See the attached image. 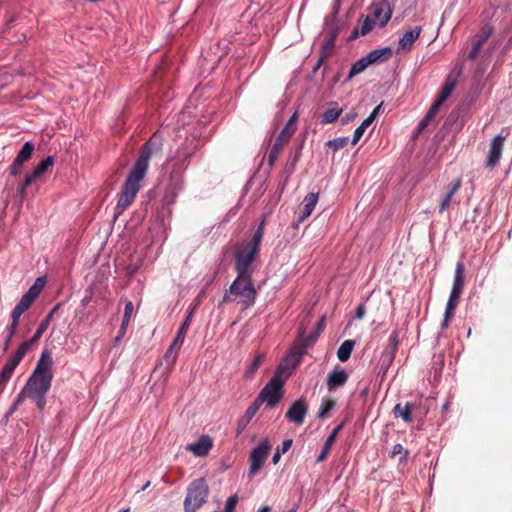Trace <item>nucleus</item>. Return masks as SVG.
Listing matches in <instances>:
<instances>
[{
	"label": "nucleus",
	"instance_id": "nucleus-1",
	"mask_svg": "<svg viewBox=\"0 0 512 512\" xmlns=\"http://www.w3.org/2000/svg\"><path fill=\"white\" fill-rule=\"evenodd\" d=\"M263 234L264 222H261L252 238L237 248L235 255L237 277L225 291L219 306L224 303H236L241 310H246L255 304L257 291L252 282L253 261L258 255Z\"/></svg>",
	"mask_w": 512,
	"mask_h": 512
},
{
	"label": "nucleus",
	"instance_id": "nucleus-2",
	"mask_svg": "<svg viewBox=\"0 0 512 512\" xmlns=\"http://www.w3.org/2000/svg\"><path fill=\"white\" fill-rule=\"evenodd\" d=\"M155 135L145 143L141 154L133 165L131 172L128 174L124 184L118 194V201L115 207V217L121 215L135 200L141 189V183L144 180L149 168L150 158L153 153L152 145Z\"/></svg>",
	"mask_w": 512,
	"mask_h": 512
},
{
	"label": "nucleus",
	"instance_id": "nucleus-3",
	"mask_svg": "<svg viewBox=\"0 0 512 512\" xmlns=\"http://www.w3.org/2000/svg\"><path fill=\"white\" fill-rule=\"evenodd\" d=\"M53 360L48 350H44L28 378L24 388L18 395V402L24 397L33 400L39 409L45 405V396L51 388L53 372Z\"/></svg>",
	"mask_w": 512,
	"mask_h": 512
},
{
	"label": "nucleus",
	"instance_id": "nucleus-4",
	"mask_svg": "<svg viewBox=\"0 0 512 512\" xmlns=\"http://www.w3.org/2000/svg\"><path fill=\"white\" fill-rule=\"evenodd\" d=\"M287 367L293 369L291 364H287L285 360L277 367L273 377L262 388L257 398L254 400L259 406L265 403L267 407L273 408L280 401L284 385V380L281 379V375Z\"/></svg>",
	"mask_w": 512,
	"mask_h": 512
},
{
	"label": "nucleus",
	"instance_id": "nucleus-5",
	"mask_svg": "<svg viewBox=\"0 0 512 512\" xmlns=\"http://www.w3.org/2000/svg\"><path fill=\"white\" fill-rule=\"evenodd\" d=\"M209 494V488L203 478L192 481L187 489L184 499V512H195L206 502Z\"/></svg>",
	"mask_w": 512,
	"mask_h": 512
},
{
	"label": "nucleus",
	"instance_id": "nucleus-6",
	"mask_svg": "<svg viewBox=\"0 0 512 512\" xmlns=\"http://www.w3.org/2000/svg\"><path fill=\"white\" fill-rule=\"evenodd\" d=\"M187 159L185 153L177 152V155L168 159L166 167L171 169L169 176V187L173 194L180 192L184 187L183 171L184 162Z\"/></svg>",
	"mask_w": 512,
	"mask_h": 512
},
{
	"label": "nucleus",
	"instance_id": "nucleus-7",
	"mask_svg": "<svg viewBox=\"0 0 512 512\" xmlns=\"http://www.w3.org/2000/svg\"><path fill=\"white\" fill-rule=\"evenodd\" d=\"M325 326V317H322L316 326V333L313 336H310L307 338L303 345L298 347H293L290 351V353L285 358V361L287 364H291L292 368H295L297 365L300 364L304 354L306 353V349L314 343L316 338L318 337L319 333L324 329Z\"/></svg>",
	"mask_w": 512,
	"mask_h": 512
},
{
	"label": "nucleus",
	"instance_id": "nucleus-8",
	"mask_svg": "<svg viewBox=\"0 0 512 512\" xmlns=\"http://www.w3.org/2000/svg\"><path fill=\"white\" fill-rule=\"evenodd\" d=\"M271 450V443L269 439L265 438L253 448L249 456L250 468L249 476L253 477L262 468Z\"/></svg>",
	"mask_w": 512,
	"mask_h": 512
},
{
	"label": "nucleus",
	"instance_id": "nucleus-9",
	"mask_svg": "<svg viewBox=\"0 0 512 512\" xmlns=\"http://www.w3.org/2000/svg\"><path fill=\"white\" fill-rule=\"evenodd\" d=\"M28 351L27 344H20L15 353L8 358L0 372V385L8 382L12 377L15 368L19 365Z\"/></svg>",
	"mask_w": 512,
	"mask_h": 512
},
{
	"label": "nucleus",
	"instance_id": "nucleus-10",
	"mask_svg": "<svg viewBox=\"0 0 512 512\" xmlns=\"http://www.w3.org/2000/svg\"><path fill=\"white\" fill-rule=\"evenodd\" d=\"M369 17L377 24L378 27L383 28L391 19L392 9L386 0L374 2L369 7Z\"/></svg>",
	"mask_w": 512,
	"mask_h": 512
},
{
	"label": "nucleus",
	"instance_id": "nucleus-11",
	"mask_svg": "<svg viewBox=\"0 0 512 512\" xmlns=\"http://www.w3.org/2000/svg\"><path fill=\"white\" fill-rule=\"evenodd\" d=\"M507 136L508 133H506L505 135L500 133L491 140L486 159V166L488 168L492 169L499 163L502 156L504 141L507 138Z\"/></svg>",
	"mask_w": 512,
	"mask_h": 512
},
{
	"label": "nucleus",
	"instance_id": "nucleus-12",
	"mask_svg": "<svg viewBox=\"0 0 512 512\" xmlns=\"http://www.w3.org/2000/svg\"><path fill=\"white\" fill-rule=\"evenodd\" d=\"M307 412H308V404L304 398H300V399L296 400L294 403H292V405L286 412L285 417L290 422H292L296 425H301V424H303V422L305 420Z\"/></svg>",
	"mask_w": 512,
	"mask_h": 512
},
{
	"label": "nucleus",
	"instance_id": "nucleus-13",
	"mask_svg": "<svg viewBox=\"0 0 512 512\" xmlns=\"http://www.w3.org/2000/svg\"><path fill=\"white\" fill-rule=\"evenodd\" d=\"M399 346V331L394 330L388 339V346L385 349L383 356H382V364H381V370L383 373H386L388 370V367L393 362L395 358L396 351Z\"/></svg>",
	"mask_w": 512,
	"mask_h": 512
},
{
	"label": "nucleus",
	"instance_id": "nucleus-14",
	"mask_svg": "<svg viewBox=\"0 0 512 512\" xmlns=\"http://www.w3.org/2000/svg\"><path fill=\"white\" fill-rule=\"evenodd\" d=\"M205 296V291H201L198 296L195 299V302L191 305L186 318L184 322L182 323L176 337H175V344H179L180 342H184V339L186 337L187 331L189 329L190 323L192 321L193 314L195 310L198 308L200 302L202 301L203 297Z\"/></svg>",
	"mask_w": 512,
	"mask_h": 512
},
{
	"label": "nucleus",
	"instance_id": "nucleus-15",
	"mask_svg": "<svg viewBox=\"0 0 512 512\" xmlns=\"http://www.w3.org/2000/svg\"><path fill=\"white\" fill-rule=\"evenodd\" d=\"M348 377V373L344 368L336 366L328 373L326 383L328 390L333 391L344 386L348 380Z\"/></svg>",
	"mask_w": 512,
	"mask_h": 512
},
{
	"label": "nucleus",
	"instance_id": "nucleus-16",
	"mask_svg": "<svg viewBox=\"0 0 512 512\" xmlns=\"http://www.w3.org/2000/svg\"><path fill=\"white\" fill-rule=\"evenodd\" d=\"M213 446L212 438L209 435H202L195 443L188 444L186 450L197 457L206 456Z\"/></svg>",
	"mask_w": 512,
	"mask_h": 512
},
{
	"label": "nucleus",
	"instance_id": "nucleus-17",
	"mask_svg": "<svg viewBox=\"0 0 512 512\" xmlns=\"http://www.w3.org/2000/svg\"><path fill=\"white\" fill-rule=\"evenodd\" d=\"M422 28L415 26L407 30L398 41V52L410 51L415 41L419 38Z\"/></svg>",
	"mask_w": 512,
	"mask_h": 512
},
{
	"label": "nucleus",
	"instance_id": "nucleus-18",
	"mask_svg": "<svg viewBox=\"0 0 512 512\" xmlns=\"http://www.w3.org/2000/svg\"><path fill=\"white\" fill-rule=\"evenodd\" d=\"M60 304H57L50 312L49 314L46 316V318L40 323V325L38 326L35 334L33 335V337L27 341H24L22 344H27V349L30 350L31 347L42 337L43 333L48 329L51 321H52V318L54 316V314L56 313V311L58 310Z\"/></svg>",
	"mask_w": 512,
	"mask_h": 512
},
{
	"label": "nucleus",
	"instance_id": "nucleus-19",
	"mask_svg": "<svg viewBox=\"0 0 512 512\" xmlns=\"http://www.w3.org/2000/svg\"><path fill=\"white\" fill-rule=\"evenodd\" d=\"M381 107H382V103L379 104L378 106H376L374 108V110L371 112V114L366 119H364L362 121L360 126H358L355 129L354 135H353V138H352V141H351L352 145H356L359 142V140L363 136L365 130L373 123V121L377 117Z\"/></svg>",
	"mask_w": 512,
	"mask_h": 512
},
{
	"label": "nucleus",
	"instance_id": "nucleus-20",
	"mask_svg": "<svg viewBox=\"0 0 512 512\" xmlns=\"http://www.w3.org/2000/svg\"><path fill=\"white\" fill-rule=\"evenodd\" d=\"M318 198H319L318 193H313V192L308 193L304 197L303 202H302V210L299 214V221H301V222L304 221L306 218H308L312 214V212L318 202Z\"/></svg>",
	"mask_w": 512,
	"mask_h": 512
},
{
	"label": "nucleus",
	"instance_id": "nucleus-21",
	"mask_svg": "<svg viewBox=\"0 0 512 512\" xmlns=\"http://www.w3.org/2000/svg\"><path fill=\"white\" fill-rule=\"evenodd\" d=\"M343 427H344V422L340 423L339 425H337L332 430V432L327 437V439H326V441H325V443H324V445L322 447L321 453L317 457V462H322V461H324L326 459L328 453L330 452V449H331L333 443L335 442V439H336L337 435L343 429Z\"/></svg>",
	"mask_w": 512,
	"mask_h": 512
},
{
	"label": "nucleus",
	"instance_id": "nucleus-22",
	"mask_svg": "<svg viewBox=\"0 0 512 512\" xmlns=\"http://www.w3.org/2000/svg\"><path fill=\"white\" fill-rule=\"evenodd\" d=\"M493 29L491 27H487L484 29L479 38L474 42L470 52L467 55V58L473 60L479 54L481 47L488 40V38L492 35Z\"/></svg>",
	"mask_w": 512,
	"mask_h": 512
},
{
	"label": "nucleus",
	"instance_id": "nucleus-23",
	"mask_svg": "<svg viewBox=\"0 0 512 512\" xmlns=\"http://www.w3.org/2000/svg\"><path fill=\"white\" fill-rule=\"evenodd\" d=\"M392 51L389 47H385L382 49H375L370 51L367 55H365L368 63L371 65L377 62H384L388 58H390Z\"/></svg>",
	"mask_w": 512,
	"mask_h": 512
},
{
	"label": "nucleus",
	"instance_id": "nucleus-24",
	"mask_svg": "<svg viewBox=\"0 0 512 512\" xmlns=\"http://www.w3.org/2000/svg\"><path fill=\"white\" fill-rule=\"evenodd\" d=\"M461 187V180L455 179L449 188V191L447 194L442 198L440 206H439V212L443 213L451 204L452 198L454 194L460 189Z\"/></svg>",
	"mask_w": 512,
	"mask_h": 512
},
{
	"label": "nucleus",
	"instance_id": "nucleus-25",
	"mask_svg": "<svg viewBox=\"0 0 512 512\" xmlns=\"http://www.w3.org/2000/svg\"><path fill=\"white\" fill-rule=\"evenodd\" d=\"M455 86H456L455 79H453L451 77L447 78L444 86L442 87V89L434 103H436L438 106L441 107V105L450 97L453 90L455 89Z\"/></svg>",
	"mask_w": 512,
	"mask_h": 512
},
{
	"label": "nucleus",
	"instance_id": "nucleus-26",
	"mask_svg": "<svg viewBox=\"0 0 512 512\" xmlns=\"http://www.w3.org/2000/svg\"><path fill=\"white\" fill-rule=\"evenodd\" d=\"M413 405L410 403L402 406L401 404H396L393 410L395 417L402 418L406 423H411L413 418L411 416Z\"/></svg>",
	"mask_w": 512,
	"mask_h": 512
},
{
	"label": "nucleus",
	"instance_id": "nucleus-27",
	"mask_svg": "<svg viewBox=\"0 0 512 512\" xmlns=\"http://www.w3.org/2000/svg\"><path fill=\"white\" fill-rule=\"evenodd\" d=\"M331 105L334 107L327 109L321 116L322 124H330L335 122L342 114V109L337 108V103L332 102Z\"/></svg>",
	"mask_w": 512,
	"mask_h": 512
},
{
	"label": "nucleus",
	"instance_id": "nucleus-28",
	"mask_svg": "<svg viewBox=\"0 0 512 512\" xmlns=\"http://www.w3.org/2000/svg\"><path fill=\"white\" fill-rule=\"evenodd\" d=\"M464 265L462 262L456 264L452 290L462 292L464 287Z\"/></svg>",
	"mask_w": 512,
	"mask_h": 512
},
{
	"label": "nucleus",
	"instance_id": "nucleus-29",
	"mask_svg": "<svg viewBox=\"0 0 512 512\" xmlns=\"http://www.w3.org/2000/svg\"><path fill=\"white\" fill-rule=\"evenodd\" d=\"M355 342L353 340H345L337 350V357L341 362H346L352 353Z\"/></svg>",
	"mask_w": 512,
	"mask_h": 512
},
{
	"label": "nucleus",
	"instance_id": "nucleus-30",
	"mask_svg": "<svg viewBox=\"0 0 512 512\" xmlns=\"http://www.w3.org/2000/svg\"><path fill=\"white\" fill-rule=\"evenodd\" d=\"M260 406L254 401L245 411V414L238 422L239 429H244L247 424L252 420Z\"/></svg>",
	"mask_w": 512,
	"mask_h": 512
},
{
	"label": "nucleus",
	"instance_id": "nucleus-31",
	"mask_svg": "<svg viewBox=\"0 0 512 512\" xmlns=\"http://www.w3.org/2000/svg\"><path fill=\"white\" fill-rule=\"evenodd\" d=\"M439 108L440 106H438L436 103L432 104L425 117L419 122L417 126V134L421 133L428 126L429 122L437 114Z\"/></svg>",
	"mask_w": 512,
	"mask_h": 512
},
{
	"label": "nucleus",
	"instance_id": "nucleus-32",
	"mask_svg": "<svg viewBox=\"0 0 512 512\" xmlns=\"http://www.w3.org/2000/svg\"><path fill=\"white\" fill-rule=\"evenodd\" d=\"M370 64L368 63L365 56L358 59L355 63H353L349 73L348 79H352L356 75L362 73Z\"/></svg>",
	"mask_w": 512,
	"mask_h": 512
},
{
	"label": "nucleus",
	"instance_id": "nucleus-33",
	"mask_svg": "<svg viewBox=\"0 0 512 512\" xmlns=\"http://www.w3.org/2000/svg\"><path fill=\"white\" fill-rule=\"evenodd\" d=\"M33 151L34 144L32 142L27 141L24 143L15 159H17L18 162L24 163L31 158Z\"/></svg>",
	"mask_w": 512,
	"mask_h": 512
},
{
	"label": "nucleus",
	"instance_id": "nucleus-34",
	"mask_svg": "<svg viewBox=\"0 0 512 512\" xmlns=\"http://www.w3.org/2000/svg\"><path fill=\"white\" fill-rule=\"evenodd\" d=\"M264 359H265V354L264 353L256 354V356L254 357L252 363L249 365V367L245 371L244 376L246 378L252 377V375L257 371L259 366L263 363Z\"/></svg>",
	"mask_w": 512,
	"mask_h": 512
},
{
	"label": "nucleus",
	"instance_id": "nucleus-35",
	"mask_svg": "<svg viewBox=\"0 0 512 512\" xmlns=\"http://www.w3.org/2000/svg\"><path fill=\"white\" fill-rule=\"evenodd\" d=\"M334 407H335L334 401L327 399V398H323L321 401L320 407L318 409V412H317V417L318 418L326 417L328 415V413L334 409Z\"/></svg>",
	"mask_w": 512,
	"mask_h": 512
},
{
	"label": "nucleus",
	"instance_id": "nucleus-36",
	"mask_svg": "<svg viewBox=\"0 0 512 512\" xmlns=\"http://www.w3.org/2000/svg\"><path fill=\"white\" fill-rule=\"evenodd\" d=\"M292 133L288 131L287 128H283L277 138L275 139L272 146L279 148L282 150L283 146L289 142L292 137Z\"/></svg>",
	"mask_w": 512,
	"mask_h": 512
},
{
	"label": "nucleus",
	"instance_id": "nucleus-37",
	"mask_svg": "<svg viewBox=\"0 0 512 512\" xmlns=\"http://www.w3.org/2000/svg\"><path fill=\"white\" fill-rule=\"evenodd\" d=\"M183 342H180L179 344H175V340L170 345L169 349L167 350L166 354L164 355V360L170 364L174 363L177 358V353L180 350Z\"/></svg>",
	"mask_w": 512,
	"mask_h": 512
},
{
	"label": "nucleus",
	"instance_id": "nucleus-38",
	"mask_svg": "<svg viewBox=\"0 0 512 512\" xmlns=\"http://www.w3.org/2000/svg\"><path fill=\"white\" fill-rule=\"evenodd\" d=\"M397 455H400L399 464H404L408 459L409 451L404 449L401 444H395L391 450V457H395Z\"/></svg>",
	"mask_w": 512,
	"mask_h": 512
},
{
	"label": "nucleus",
	"instance_id": "nucleus-39",
	"mask_svg": "<svg viewBox=\"0 0 512 512\" xmlns=\"http://www.w3.org/2000/svg\"><path fill=\"white\" fill-rule=\"evenodd\" d=\"M462 292L451 290L448 302L446 304L445 311H448V313H454V310L456 308L457 302L460 298Z\"/></svg>",
	"mask_w": 512,
	"mask_h": 512
},
{
	"label": "nucleus",
	"instance_id": "nucleus-40",
	"mask_svg": "<svg viewBox=\"0 0 512 512\" xmlns=\"http://www.w3.org/2000/svg\"><path fill=\"white\" fill-rule=\"evenodd\" d=\"M349 143L348 137H337L332 140H329L326 145L333 150L337 151L344 148Z\"/></svg>",
	"mask_w": 512,
	"mask_h": 512
},
{
	"label": "nucleus",
	"instance_id": "nucleus-41",
	"mask_svg": "<svg viewBox=\"0 0 512 512\" xmlns=\"http://www.w3.org/2000/svg\"><path fill=\"white\" fill-rule=\"evenodd\" d=\"M377 24L368 15L364 18L362 24L359 27L361 35L369 33Z\"/></svg>",
	"mask_w": 512,
	"mask_h": 512
},
{
	"label": "nucleus",
	"instance_id": "nucleus-42",
	"mask_svg": "<svg viewBox=\"0 0 512 512\" xmlns=\"http://www.w3.org/2000/svg\"><path fill=\"white\" fill-rule=\"evenodd\" d=\"M54 164V158L52 156H48L45 159H43L36 167L35 169L42 175L44 174L49 167H51Z\"/></svg>",
	"mask_w": 512,
	"mask_h": 512
},
{
	"label": "nucleus",
	"instance_id": "nucleus-43",
	"mask_svg": "<svg viewBox=\"0 0 512 512\" xmlns=\"http://www.w3.org/2000/svg\"><path fill=\"white\" fill-rule=\"evenodd\" d=\"M133 312H134L133 303L131 301H126L122 321H126V323H129Z\"/></svg>",
	"mask_w": 512,
	"mask_h": 512
},
{
	"label": "nucleus",
	"instance_id": "nucleus-44",
	"mask_svg": "<svg viewBox=\"0 0 512 512\" xmlns=\"http://www.w3.org/2000/svg\"><path fill=\"white\" fill-rule=\"evenodd\" d=\"M32 303H33V301L24 294L21 297L20 301L17 303L16 307L19 310H22L23 312H25L31 306Z\"/></svg>",
	"mask_w": 512,
	"mask_h": 512
},
{
	"label": "nucleus",
	"instance_id": "nucleus-45",
	"mask_svg": "<svg viewBox=\"0 0 512 512\" xmlns=\"http://www.w3.org/2000/svg\"><path fill=\"white\" fill-rule=\"evenodd\" d=\"M297 120H298V115H297V112H295V113H293V115L290 117V119L288 120V122L285 124V126L283 128H287L289 132L294 134V132L296 131Z\"/></svg>",
	"mask_w": 512,
	"mask_h": 512
},
{
	"label": "nucleus",
	"instance_id": "nucleus-46",
	"mask_svg": "<svg viewBox=\"0 0 512 512\" xmlns=\"http://www.w3.org/2000/svg\"><path fill=\"white\" fill-rule=\"evenodd\" d=\"M281 152V149L276 148L274 146L271 147L269 154H268V164L272 166L275 161L277 160L279 154Z\"/></svg>",
	"mask_w": 512,
	"mask_h": 512
},
{
	"label": "nucleus",
	"instance_id": "nucleus-47",
	"mask_svg": "<svg viewBox=\"0 0 512 512\" xmlns=\"http://www.w3.org/2000/svg\"><path fill=\"white\" fill-rule=\"evenodd\" d=\"M128 325H129V323H126V321H122L120 329L118 331V335L114 339L115 345H117V344H119L121 342L122 338L126 334Z\"/></svg>",
	"mask_w": 512,
	"mask_h": 512
},
{
	"label": "nucleus",
	"instance_id": "nucleus-48",
	"mask_svg": "<svg viewBox=\"0 0 512 512\" xmlns=\"http://www.w3.org/2000/svg\"><path fill=\"white\" fill-rule=\"evenodd\" d=\"M41 174L34 168L33 171L26 175L24 186H30Z\"/></svg>",
	"mask_w": 512,
	"mask_h": 512
},
{
	"label": "nucleus",
	"instance_id": "nucleus-49",
	"mask_svg": "<svg viewBox=\"0 0 512 512\" xmlns=\"http://www.w3.org/2000/svg\"><path fill=\"white\" fill-rule=\"evenodd\" d=\"M22 162H18L17 159H14L13 163L10 166V174L13 176H17L22 171Z\"/></svg>",
	"mask_w": 512,
	"mask_h": 512
},
{
	"label": "nucleus",
	"instance_id": "nucleus-50",
	"mask_svg": "<svg viewBox=\"0 0 512 512\" xmlns=\"http://www.w3.org/2000/svg\"><path fill=\"white\" fill-rule=\"evenodd\" d=\"M40 293H41L40 290H37L36 287L31 286L28 289V291L25 293V295L34 302L35 299L39 296Z\"/></svg>",
	"mask_w": 512,
	"mask_h": 512
},
{
	"label": "nucleus",
	"instance_id": "nucleus-51",
	"mask_svg": "<svg viewBox=\"0 0 512 512\" xmlns=\"http://www.w3.org/2000/svg\"><path fill=\"white\" fill-rule=\"evenodd\" d=\"M24 312L22 310H19L16 306L13 308L12 312H11V321L14 322V323H19V319L21 317V315L23 314Z\"/></svg>",
	"mask_w": 512,
	"mask_h": 512
},
{
	"label": "nucleus",
	"instance_id": "nucleus-52",
	"mask_svg": "<svg viewBox=\"0 0 512 512\" xmlns=\"http://www.w3.org/2000/svg\"><path fill=\"white\" fill-rule=\"evenodd\" d=\"M293 440L292 439H285L281 445L280 452L281 454L286 453L292 446Z\"/></svg>",
	"mask_w": 512,
	"mask_h": 512
},
{
	"label": "nucleus",
	"instance_id": "nucleus-53",
	"mask_svg": "<svg viewBox=\"0 0 512 512\" xmlns=\"http://www.w3.org/2000/svg\"><path fill=\"white\" fill-rule=\"evenodd\" d=\"M453 315H454V313H448V311H445L444 318H443V321L441 323V328L442 329H446L448 327L449 321L451 320Z\"/></svg>",
	"mask_w": 512,
	"mask_h": 512
},
{
	"label": "nucleus",
	"instance_id": "nucleus-54",
	"mask_svg": "<svg viewBox=\"0 0 512 512\" xmlns=\"http://www.w3.org/2000/svg\"><path fill=\"white\" fill-rule=\"evenodd\" d=\"M18 325L19 323H14L11 321L10 325L7 327V335H9V338H13V336L16 333Z\"/></svg>",
	"mask_w": 512,
	"mask_h": 512
},
{
	"label": "nucleus",
	"instance_id": "nucleus-55",
	"mask_svg": "<svg viewBox=\"0 0 512 512\" xmlns=\"http://www.w3.org/2000/svg\"><path fill=\"white\" fill-rule=\"evenodd\" d=\"M365 312H366V309H365L364 304L358 305V307L356 308V312H355V318L362 319L365 315Z\"/></svg>",
	"mask_w": 512,
	"mask_h": 512
},
{
	"label": "nucleus",
	"instance_id": "nucleus-56",
	"mask_svg": "<svg viewBox=\"0 0 512 512\" xmlns=\"http://www.w3.org/2000/svg\"><path fill=\"white\" fill-rule=\"evenodd\" d=\"M356 117V113H347L344 117L341 118V124L346 125L350 121L354 120Z\"/></svg>",
	"mask_w": 512,
	"mask_h": 512
},
{
	"label": "nucleus",
	"instance_id": "nucleus-57",
	"mask_svg": "<svg viewBox=\"0 0 512 512\" xmlns=\"http://www.w3.org/2000/svg\"><path fill=\"white\" fill-rule=\"evenodd\" d=\"M44 285H45V278L39 277L36 279V281L34 282V284L32 286L36 287L37 290L42 291Z\"/></svg>",
	"mask_w": 512,
	"mask_h": 512
},
{
	"label": "nucleus",
	"instance_id": "nucleus-58",
	"mask_svg": "<svg viewBox=\"0 0 512 512\" xmlns=\"http://www.w3.org/2000/svg\"><path fill=\"white\" fill-rule=\"evenodd\" d=\"M281 455H282V454H281V452H280V448H279V447H277V449H276V451H275V453H274V455H273V457H272V463H273L274 465L278 464V462L280 461Z\"/></svg>",
	"mask_w": 512,
	"mask_h": 512
},
{
	"label": "nucleus",
	"instance_id": "nucleus-59",
	"mask_svg": "<svg viewBox=\"0 0 512 512\" xmlns=\"http://www.w3.org/2000/svg\"><path fill=\"white\" fill-rule=\"evenodd\" d=\"M28 186H24V182L18 188V195L20 198H24L26 195V189Z\"/></svg>",
	"mask_w": 512,
	"mask_h": 512
},
{
	"label": "nucleus",
	"instance_id": "nucleus-60",
	"mask_svg": "<svg viewBox=\"0 0 512 512\" xmlns=\"http://www.w3.org/2000/svg\"><path fill=\"white\" fill-rule=\"evenodd\" d=\"M359 35H361V33L359 27L357 26L353 29L351 35L349 36V40H355Z\"/></svg>",
	"mask_w": 512,
	"mask_h": 512
},
{
	"label": "nucleus",
	"instance_id": "nucleus-61",
	"mask_svg": "<svg viewBox=\"0 0 512 512\" xmlns=\"http://www.w3.org/2000/svg\"><path fill=\"white\" fill-rule=\"evenodd\" d=\"M12 338H9V335H7L5 343H4V350H7L10 346Z\"/></svg>",
	"mask_w": 512,
	"mask_h": 512
},
{
	"label": "nucleus",
	"instance_id": "nucleus-62",
	"mask_svg": "<svg viewBox=\"0 0 512 512\" xmlns=\"http://www.w3.org/2000/svg\"><path fill=\"white\" fill-rule=\"evenodd\" d=\"M334 40V34L332 35L331 39L326 43L325 48H330L333 45Z\"/></svg>",
	"mask_w": 512,
	"mask_h": 512
},
{
	"label": "nucleus",
	"instance_id": "nucleus-63",
	"mask_svg": "<svg viewBox=\"0 0 512 512\" xmlns=\"http://www.w3.org/2000/svg\"><path fill=\"white\" fill-rule=\"evenodd\" d=\"M269 511H270L269 506H263L257 512H269Z\"/></svg>",
	"mask_w": 512,
	"mask_h": 512
},
{
	"label": "nucleus",
	"instance_id": "nucleus-64",
	"mask_svg": "<svg viewBox=\"0 0 512 512\" xmlns=\"http://www.w3.org/2000/svg\"><path fill=\"white\" fill-rule=\"evenodd\" d=\"M20 402H18V398L16 399V402L14 403V405L11 407V410L9 412V414L13 413L17 407V405L19 404Z\"/></svg>",
	"mask_w": 512,
	"mask_h": 512
}]
</instances>
